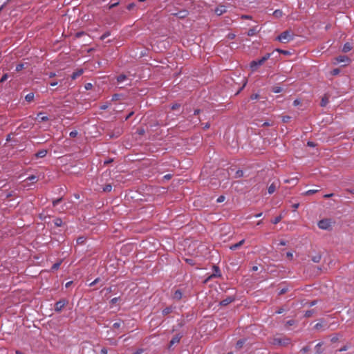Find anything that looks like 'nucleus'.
I'll use <instances>...</instances> for the list:
<instances>
[{
  "mask_svg": "<svg viewBox=\"0 0 354 354\" xmlns=\"http://www.w3.org/2000/svg\"><path fill=\"white\" fill-rule=\"evenodd\" d=\"M25 99L27 102H30L31 101L33 100L34 99V93H28L26 97H25Z\"/></svg>",
  "mask_w": 354,
  "mask_h": 354,
  "instance_id": "21",
  "label": "nucleus"
},
{
  "mask_svg": "<svg viewBox=\"0 0 354 354\" xmlns=\"http://www.w3.org/2000/svg\"><path fill=\"white\" fill-rule=\"evenodd\" d=\"M37 119L39 122H45L48 120V118L47 116L43 115L42 113H39L37 114Z\"/></svg>",
  "mask_w": 354,
  "mask_h": 354,
  "instance_id": "18",
  "label": "nucleus"
},
{
  "mask_svg": "<svg viewBox=\"0 0 354 354\" xmlns=\"http://www.w3.org/2000/svg\"><path fill=\"white\" fill-rule=\"evenodd\" d=\"M8 75L7 73L4 74L0 80V82H4L8 79Z\"/></svg>",
  "mask_w": 354,
  "mask_h": 354,
  "instance_id": "42",
  "label": "nucleus"
},
{
  "mask_svg": "<svg viewBox=\"0 0 354 354\" xmlns=\"http://www.w3.org/2000/svg\"><path fill=\"white\" fill-rule=\"evenodd\" d=\"M340 71L339 68H335L331 71V75H337L339 73Z\"/></svg>",
  "mask_w": 354,
  "mask_h": 354,
  "instance_id": "41",
  "label": "nucleus"
},
{
  "mask_svg": "<svg viewBox=\"0 0 354 354\" xmlns=\"http://www.w3.org/2000/svg\"><path fill=\"white\" fill-rule=\"evenodd\" d=\"M289 119H290V117H289V116H284V117L283 118V121L284 122H287L289 120Z\"/></svg>",
  "mask_w": 354,
  "mask_h": 354,
  "instance_id": "63",
  "label": "nucleus"
},
{
  "mask_svg": "<svg viewBox=\"0 0 354 354\" xmlns=\"http://www.w3.org/2000/svg\"><path fill=\"white\" fill-rule=\"evenodd\" d=\"M235 176L236 178H241L243 176V171L241 169H239L236 171Z\"/></svg>",
  "mask_w": 354,
  "mask_h": 354,
  "instance_id": "31",
  "label": "nucleus"
},
{
  "mask_svg": "<svg viewBox=\"0 0 354 354\" xmlns=\"http://www.w3.org/2000/svg\"><path fill=\"white\" fill-rule=\"evenodd\" d=\"M281 219H282L281 216H277L272 221V223L273 224H277L278 223H279L281 221Z\"/></svg>",
  "mask_w": 354,
  "mask_h": 354,
  "instance_id": "29",
  "label": "nucleus"
},
{
  "mask_svg": "<svg viewBox=\"0 0 354 354\" xmlns=\"http://www.w3.org/2000/svg\"><path fill=\"white\" fill-rule=\"evenodd\" d=\"M226 12V7L225 6H219L215 9V13L220 16Z\"/></svg>",
  "mask_w": 354,
  "mask_h": 354,
  "instance_id": "8",
  "label": "nucleus"
},
{
  "mask_svg": "<svg viewBox=\"0 0 354 354\" xmlns=\"http://www.w3.org/2000/svg\"><path fill=\"white\" fill-rule=\"evenodd\" d=\"M182 297H183V293H182L181 290H176L173 295V299L176 301H179Z\"/></svg>",
  "mask_w": 354,
  "mask_h": 354,
  "instance_id": "11",
  "label": "nucleus"
},
{
  "mask_svg": "<svg viewBox=\"0 0 354 354\" xmlns=\"http://www.w3.org/2000/svg\"><path fill=\"white\" fill-rule=\"evenodd\" d=\"M234 300V298L233 297H228L226 299L222 300L220 302V305L221 306H227L229 304L232 303Z\"/></svg>",
  "mask_w": 354,
  "mask_h": 354,
  "instance_id": "10",
  "label": "nucleus"
},
{
  "mask_svg": "<svg viewBox=\"0 0 354 354\" xmlns=\"http://www.w3.org/2000/svg\"><path fill=\"white\" fill-rule=\"evenodd\" d=\"M24 68V64H17V66H16V71H21Z\"/></svg>",
  "mask_w": 354,
  "mask_h": 354,
  "instance_id": "36",
  "label": "nucleus"
},
{
  "mask_svg": "<svg viewBox=\"0 0 354 354\" xmlns=\"http://www.w3.org/2000/svg\"><path fill=\"white\" fill-rule=\"evenodd\" d=\"M48 75L49 78H53L56 76V73L54 72H50Z\"/></svg>",
  "mask_w": 354,
  "mask_h": 354,
  "instance_id": "57",
  "label": "nucleus"
},
{
  "mask_svg": "<svg viewBox=\"0 0 354 354\" xmlns=\"http://www.w3.org/2000/svg\"><path fill=\"white\" fill-rule=\"evenodd\" d=\"M46 154H47V151L46 149H42V150L39 151L35 154V156L37 158H44L46 156Z\"/></svg>",
  "mask_w": 354,
  "mask_h": 354,
  "instance_id": "14",
  "label": "nucleus"
},
{
  "mask_svg": "<svg viewBox=\"0 0 354 354\" xmlns=\"http://www.w3.org/2000/svg\"><path fill=\"white\" fill-rule=\"evenodd\" d=\"M84 241H85V238L83 237V236H80V237L77 239V244H82V243H84Z\"/></svg>",
  "mask_w": 354,
  "mask_h": 354,
  "instance_id": "35",
  "label": "nucleus"
},
{
  "mask_svg": "<svg viewBox=\"0 0 354 354\" xmlns=\"http://www.w3.org/2000/svg\"><path fill=\"white\" fill-rule=\"evenodd\" d=\"M273 15L276 17H280L281 15H282V11H281L280 10H276Z\"/></svg>",
  "mask_w": 354,
  "mask_h": 354,
  "instance_id": "34",
  "label": "nucleus"
},
{
  "mask_svg": "<svg viewBox=\"0 0 354 354\" xmlns=\"http://www.w3.org/2000/svg\"><path fill=\"white\" fill-rule=\"evenodd\" d=\"M270 55L269 53H267L266 55H265L263 57H262L261 59H257V60H253L251 63H250V68L251 69L254 71H256L259 66H261L262 64H263V63L269 59Z\"/></svg>",
  "mask_w": 354,
  "mask_h": 354,
  "instance_id": "3",
  "label": "nucleus"
},
{
  "mask_svg": "<svg viewBox=\"0 0 354 354\" xmlns=\"http://www.w3.org/2000/svg\"><path fill=\"white\" fill-rule=\"evenodd\" d=\"M214 269L215 270V273H214L211 277H220L221 276V272H220V270L218 268V267L217 266H214Z\"/></svg>",
  "mask_w": 354,
  "mask_h": 354,
  "instance_id": "22",
  "label": "nucleus"
},
{
  "mask_svg": "<svg viewBox=\"0 0 354 354\" xmlns=\"http://www.w3.org/2000/svg\"><path fill=\"white\" fill-rule=\"evenodd\" d=\"M143 349L142 348H139L138 350H136V351H134L132 354H142L143 353Z\"/></svg>",
  "mask_w": 354,
  "mask_h": 354,
  "instance_id": "48",
  "label": "nucleus"
},
{
  "mask_svg": "<svg viewBox=\"0 0 354 354\" xmlns=\"http://www.w3.org/2000/svg\"><path fill=\"white\" fill-rule=\"evenodd\" d=\"M100 279L99 278H97L95 279L93 281H92L90 284H89V286H93L94 285H95L98 281H99Z\"/></svg>",
  "mask_w": 354,
  "mask_h": 354,
  "instance_id": "49",
  "label": "nucleus"
},
{
  "mask_svg": "<svg viewBox=\"0 0 354 354\" xmlns=\"http://www.w3.org/2000/svg\"><path fill=\"white\" fill-rule=\"evenodd\" d=\"M181 337H182V336L180 334H178L176 335H175L174 337H173L170 341L169 347H171L175 344L178 343L180 342Z\"/></svg>",
  "mask_w": 354,
  "mask_h": 354,
  "instance_id": "7",
  "label": "nucleus"
},
{
  "mask_svg": "<svg viewBox=\"0 0 354 354\" xmlns=\"http://www.w3.org/2000/svg\"><path fill=\"white\" fill-rule=\"evenodd\" d=\"M323 324L322 322H319V323H317L315 325V328L317 329V330H319V328H321L322 327Z\"/></svg>",
  "mask_w": 354,
  "mask_h": 354,
  "instance_id": "46",
  "label": "nucleus"
},
{
  "mask_svg": "<svg viewBox=\"0 0 354 354\" xmlns=\"http://www.w3.org/2000/svg\"><path fill=\"white\" fill-rule=\"evenodd\" d=\"M352 49V46L351 45L349 44V43H346L344 44L343 48H342V51L344 53H348Z\"/></svg>",
  "mask_w": 354,
  "mask_h": 354,
  "instance_id": "16",
  "label": "nucleus"
},
{
  "mask_svg": "<svg viewBox=\"0 0 354 354\" xmlns=\"http://www.w3.org/2000/svg\"><path fill=\"white\" fill-rule=\"evenodd\" d=\"M331 226V223L328 219H323L319 221L318 227L322 230H328Z\"/></svg>",
  "mask_w": 354,
  "mask_h": 354,
  "instance_id": "5",
  "label": "nucleus"
},
{
  "mask_svg": "<svg viewBox=\"0 0 354 354\" xmlns=\"http://www.w3.org/2000/svg\"><path fill=\"white\" fill-rule=\"evenodd\" d=\"M299 206V203H295L292 205V208L294 209V210L297 209Z\"/></svg>",
  "mask_w": 354,
  "mask_h": 354,
  "instance_id": "62",
  "label": "nucleus"
},
{
  "mask_svg": "<svg viewBox=\"0 0 354 354\" xmlns=\"http://www.w3.org/2000/svg\"><path fill=\"white\" fill-rule=\"evenodd\" d=\"M283 88L280 86H275L272 88V91L274 93H279L282 91Z\"/></svg>",
  "mask_w": 354,
  "mask_h": 354,
  "instance_id": "28",
  "label": "nucleus"
},
{
  "mask_svg": "<svg viewBox=\"0 0 354 354\" xmlns=\"http://www.w3.org/2000/svg\"><path fill=\"white\" fill-rule=\"evenodd\" d=\"M323 343L319 342L315 346V354H322V351L321 350V346H322Z\"/></svg>",
  "mask_w": 354,
  "mask_h": 354,
  "instance_id": "20",
  "label": "nucleus"
},
{
  "mask_svg": "<svg viewBox=\"0 0 354 354\" xmlns=\"http://www.w3.org/2000/svg\"><path fill=\"white\" fill-rule=\"evenodd\" d=\"M278 186L279 185H278L277 183L273 182L268 188V194H273L275 192V190Z\"/></svg>",
  "mask_w": 354,
  "mask_h": 354,
  "instance_id": "9",
  "label": "nucleus"
},
{
  "mask_svg": "<svg viewBox=\"0 0 354 354\" xmlns=\"http://www.w3.org/2000/svg\"><path fill=\"white\" fill-rule=\"evenodd\" d=\"M227 37L229 39H233L235 37V35L232 33H229Z\"/></svg>",
  "mask_w": 354,
  "mask_h": 354,
  "instance_id": "58",
  "label": "nucleus"
},
{
  "mask_svg": "<svg viewBox=\"0 0 354 354\" xmlns=\"http://www.w3.org/2000/svg\"><path fill=\"white\" fill-rule=\"evenodd\" d=\"M245 242V240L244 239H242L241 241H240L239 243H235L234 245H232L230 248V250H236L237 248H239L240 246H241L243 243Z\"/></svg>",
  "mask_w": 354,
  "mask_h": 354,
  "instance_id": "13",
  "label": "nucleus"
},
{
  "mask_svg": "<svg viewBox=\"0 0 354 354\" xmlns=\"http://www.w3.org/2000/svg\"><path fill=\"white\" fill-rule=\"evenodd\" d=\"M314 313V311L313 310H307L306 313H305V317H310V316H312V315Z\"/></svg>",
  "mask_w": 354,
  "mask_h": 354,
  "instance_id": "39",
  "label": "nucleus"
},
{
  "mask_svg": "<svg viewBox=\"0 0 354 354\" xmlns=\"http://www.w3.org/2000/svg\"><path fill=\"white\" fill-rule=\"evenodd\" d=\"M321 260V256L320 255H317V256H315L312 258V261L315 263H318L319 262V261Z\"/></svg>",
  "mask_w": 354,
  "mask_h": 354,
  "instance_id": "33",
  "label": "nucleus"
},
{
  "mask_svg": "<svg viewBox=\"0 0 354 354\" xmlns=\"http://www.w3.org/2000/svg\"><path fill=\"white\" fill-rule=\"evenodd\" d=\"M78 133L76 130L72 131L70 132L69 136L71 138H75L77 136Z\"/></svg>",
  "mask_w": 354,
  "mask_h": 354,
  "instance_id": "38",
  "label": "nucleus"
},
{
  "mask_svg": "<svg viewBox=\"0 0 354 354\" xmlns=\"http://www.w3.org/2000/svg\"><path fill=\"white\" fill-rule=\"evenodd\" d=\"M62 198H57V199H56V200H54V201H53V205L54 207L57 206V205L61 202V201H62Z\"/></svg>",
  "mask_w": 354,
  "mask_h": 354,
  "instance_id": "37",
  "label": "nucleus"
},
{
  "mask_svg": "<svg viewBox=\"0 0 354 354\" xmlns=\"http://www.w3.org/2000/svg\"><path fill=\"white\" fill-rule=\"evenodd\" d=\"M300 104V101L298 99H296L293 102V105L297 106Z\"/></svg>",
  "mask_w": 354,
  "mask_h": 354,
  "instance_id": "56",
  "label": "nucleus"
},
{
  "mask_svg": "<svg viewBox=\"0 0 354 354\" xmlns=\"http://www.w3.org/2000/svg\"><path fill=\"white\" fill-rule=\"evenodd\" d=\"M107 353H108V351L106 348H103L101 349L100 354H107Z\"/></svg>",
  "mask_w": 354,
  "mask_h": 354,
  "instance_id": "53",
  "label": "nucleus"
},
{
  "mask_svg": "<svg viewBox=\"0 0 354 354\" xmlns=\"http://www.w3.org/2000/svg\"><path fill=\"white\" fill-rule=\"evenodd\" d=\"M37 179V177L34 175L30 176L26 178L27 180H30V181H34V180H36Z\"/></svg>",
  "mask_w": 354,
  "mask_h": 354,
  "instance_id": "40",
  "label": "nucleus"
},
{
  "mask_svg": "<svg viewBox=\"0 0 354 354\" xmlns=\"http://www.w3.org/2000/svg\"><path fill=\"white\" fill-rule=\"evenodd\" d=\"M244 343H245V339H240L236 342V347L237 348H241L243 346V345L244 344Z\"/></svg>",
  "mask_w": 354,
  "mask_h": 354,
  "instance_id": "26",
  "label": "nucleus"
},
{
  "mask_svg": "<svg viewBox=\"0 0 354 354\" xmlns=\"http://www.w3.org/2000/svg\"><path fill=\"white\" fill-rule=\"evenodd\" d=\"M60 265H61V262H57V263H54L51 268V270H57L59 268Z\"/></svg>",
  "mask_w": 354,
  "mask_h": 354,
  "instance_id": "32",
  "label": "nucleus"
},
{
  "mask_svg": "<svg viewBox=\"0 0 354 354\" xmlns=\"http://www.w3.org/2000/svg\"><path fill=\"white\" fill-rule=\"evenodd\" d=\"M134 6H135V4L133 3H129L127 6V9L128 10H131Z\"/></svg>",
  "mask_w": 354,
  "mask_h": 354,
  "instance_id": "60",
  "label": "nucleus"
},
{
  "mask_svg": "<svg viewBox=\"0 0 354 354\" xmlns=\"http://www.w3.org/2000/svg\"><path fill=\"white\" fill-rule=\"evenodd\" d=\"M119 299H120V297H114V298L111 299V303L113 304H115L116 302L118 301Z\"/></svg>",
  "mask_w": 354,
  "mask_h": 354,
  "instance_id": "50",
  "label": "nucleus"
},
{
  "mask_svg": "<svg viewBox=\"0 0 354 354\" xmlns=\"http://www.w3.org/2000/svg\"><path fill=\"white\" fill-rule=\"evenodd\" d=\"M294 38V35L290 30H286L281 33L277 37V40L282 43H287Z\"/></svg>",
  "mask_w": 354,
  "mask_h": 354,
  "instance_id": "2",
  "label": "nucleus"
},
{
  "mask_svg": "<svg viewBox=\"0 0 354 354\" xmlns=\"http://www.w3.org/2000/svg\"><path fill=\"white\" fill-rule=\"evenodd\" d=\"M259 31L258 30V27H255V28H250L248 31V36H253L256 34V32H257Z\"/></svg>",
  "mask_w": 354,
  "mask_h": 354,
  "instance_id": "19",
  "label": "nucleus"
},
{
  "mask_svg": "<svg viewBox=\"0 0 354 354\" xmlns=\"http://www.w3.org/2000/svg\"><path fill=\"white\" fill-rule=\"evenodd\" d=\"M224 198H224V196H219V197L217 198V202H218V203H221V202H223V201H224Z\"/></svg>",
  "mask_w": 354,
  "mask_h": 354,
  "instance_id": "59",
  "label": "nucleus"
},
{
  "mask_svg": "<svg viewBox=\"0 0 354 354\" xmlns=\"http://www.w3.org/2000/svg\"><path fill=\"white\" fill-rule=\"evenodd\" d=\"M350 62V59L346 55H339L335 58V64L339 63H348Z\"/></svg>",
  "mask_w": 354,
  "mask_h": 354,
  "instance_id": "6",
  "label": "nucleus"
},
{
  "mask_svg": "<svg viewBox=\"0 0 354 354\" xmlns=\"http://www.w3.org/2000/svg\"><path fill=\"white\" fill-rule=\"evenodd\" d=\"M269 342L273 346H285L288 345L291 340L288 337H274L270 339Z\"/></svg>",
  "mask_w": 354,
  "mask_h": 354,
  "instance_id": "1",
  "label": "nucleus"
},
{
  "mask_svg": "<svg viewBox=\"0 0 354 354\" xmlns=\"http://www.w3.org/2000/svg\"><path fill=\"white\" fill-rule=\"evenodd\" d=\"M286 257H288L289 259H292V257H293V254L292 252H288L286 253Z\"/></svg>",
  "mask_w": 354,
  "mask_h": 354,
  "instance_id": "52",
  "label": "nucleus"
},
{
  "mask_svg": "<svg viewBox=\"0 0 354 354\" xmlns=\"http://www.w3.org/2000/svg\"><path fill=\"white\" fill-rule=\"evenodd\" d=\"M258 97H259V94H257V93H254V94H252V95L250 96V98H251L252 100H257V99H258Z\"/></svg>",
  "mask_w": 354,
  "mask_h": 354,
  "instance_id": "51",
  "label": "nucleus"
},
{
  "mask_svg": "<svg viewBox=\"0 0 354 354\" xmlns=\"http://www.w3.org/2000/svg\"><path fill=\"white\" fill-rule=\"evenodd\" d=\"M174 15L178 17V18H184L187 15V10H181L178 13H174Z\"/></svg>",
  "mask_w": 354,
  "mask_h": 354,
  "instance_id": "15",
  "label": "nucleus"
},
{
  "mask_svg": "<svg viewBox=\"0 0 354 354\" xmlns=\"http://www.w3.org/2000/svg\"><path fill=\"white\" fill-rule=\"evenodd\" d=\"M279 245H286V241H285L283 240H281V241H280Z\"/></svg>",
  "mask_w": 354,
  "mask_h": 354,
  "instance_id": "64",
  "label": "nucleus"
},
{
  "mask_svg": "<svg viewBox=\"0 0 354 354\" xmlns=\"http://www.w3.org/2000/svg\"><path fill=\"white\" fill-rule=\"evenodd\" d=\"M246 83H247V81L245 79H243V84L242 87L239 89L238 93H239L245 87V86L246 85Z\"/></svg>",
  "mask_w": 354,
  "mask_h": 354,
  "instance_id": "61",
  "label": "nucleus"
},
{
  "mask_svg": "<svg viewBox=\"0 0 354 354\" xmlns=\"http://www.w3.org/2000/svg\"><path fill=\"white\" fill-rule=\"evenodd\" d=\"M287 292V288H282L281 290H280V291L279 292V295H283L284 293H286Z\"/></svg>",
  "mask_w": 354,
  "mask_h": 354,
  "instance_id": "55",
  "label": "nucleus"
},
{
  "mask_svg": "<svg viewBox=\"0 0 354 354\" xmlns=\"http://www.w3.org/2000/svg\"><path fill=\"white\" fill-rule=\"evenodd\" d=\"M112 189V185L111 184L106 185L104 188L103 191L106 192H111Z\"/></svg>",
  "mask_w": 354,
  "mask_h": 354,
  "instance_id": "27",
  "label": "nucleus"
},
{
  "mask_svg": "<svg viewBox=\"0 0 354 354\" xmlns=\"http://www.w3.org/2000/svg\"><path fill=\"white\" fill-rule=\"evenodd\" d=\"M110 35V33L109 32H106L105 33H104L101 37H100V39L102 40L104 39L105 38H106L107 37H109Z\"/></svg>",
  "mask_w": 354,
  "mask_h": 354,
  "instance_id": "45",
  "label": "nucleus"
},
{
  "mask_svg": "<svg viewBox=\"0 0 354 354\" xmlns=\"http://www.w3.org/2000/svg\"><path fill=\"white\" fill-rule=\"evenodd\" d=\"M54 224L57 227H60L62 225V220L60 218H57L54 220Z\"/></svg>",
  "mask_w": 354,
  "mask_h": 354,
  "instance_id": "23",
  "label": "nucleus"
},
{
  "mask_svg": "<svg viewBox=\"0 0 354 354\" xmlns=\"http://www.w3.org/2000/svg\"><path fill=\"white\" fill-rule=\"evenodd\" d=\"M84 87L86 90H90L93 88V84L91 83H86Z\"/></svg>",
  "mask_w": 354,
  "mask_h": 354,
  "instance_id": "44",
  "label": "nucleus"
},
{
  "mask_svg": "<svg viewBox=\"0 0 354 354\" xmlns=\"http://www.w3.org/2000/svg\"><path fill=\"white\" fill-rule=\"evenodd\" d=\"M84 73V70L83 69H79L77 70V71L74 72L72 75H71V78L73 80H75L77 77H78L79 76H80L81 75H82Z\"/></svg>",
  "mask_w": 354,
  "mask_h": 354,
  "instance_id": "12",
  "label": "nucleus"
},
{
  "mask_svg": "<svg viewBox=\"0 0 354 354\" xmlns=\"http://www.w3.org/2000/svg\"><path fill=\"white\" fill-rule=\"evenodd\" d=\"M67 304L68 301L66 299H61L57 301L55 306V310L57 313L61 312Z\"/></svg>",
  "mask_w": 354,
  "mask_h": 354,
  "instance_id": "4",
  "label": "nucleus"
},
{
  "mask_svg": "<svg viewBox=\"0 0 354 354\" xmlns=\"http://www.w3.org/2000/svg\"><path fill=\"white\" fill-rule=\"evenodd\" d=\"M171 311H172L171 307H167L162 310V313L163 315H167V314L170 313Z\"/></svg>",
  "mask_w": 354,
  "mask_h": 354,
  "instance_id": "25",
  "label": "nucleus"
},
{
  "mask_svg": "<svg viewBox=\"0 0 354 354\" xmlns=\"http://www.w3.org/2000/svg\"><path fill=\"white\" fill-rule=\"evenodd\" d=\"M328 103V98L326 96H324V97H322V102H321V106H326Z\"/></svg>",
  "mask_w": 354,
  "mask_h": 354,
  "instance_id": "24",
  "label": "nucleus"
},
{
  "mask_svg": "<svg viewBox=\"0 0 354 354\" xmlns=\"http://www.w3.org/2000/svg\"><path fill=\"white\" fill-rule=\"evenodd\" d=\"M121 326V322H115L113 324V327L114 328H120Z\"/></svg>",
  "mask_w": 354,
  "mask_h": 354,
  "instance_id": "43",
  "label": "nucleus"
},
{
  "mask_svg": "<svg viewBox=\"0 0 354 354\" xmlns=\"http://www.w3.org/2000/svg\"><path fill=\"white\" fill-rule=\"evenodd\" d=\"M309 350H310L309 346H305L301 349V352L305 353L308 352Z\"/></svg>",
  "mask_w": 354,
  "mask_h": 354,
  "instance_id": "47",
  "label": "nucleus"
},
{
  "mask_svg": "<svg viewBox=\"0 0 354 354\" xmlns=\"http://www.w3.org/2000/svg\"><path fill=\"white\" fill-rule=\"evenodd\" d=\"M317 192H318L317 189H309V190L305 192L304 195H311V194H315V193H316Z\"/></svg>",
  "mask_w": 354,
  "mask_h": 354,
  "instance_id": "30",
  "label": "nucleus"
},
{
  "mask_svg": "<svg viewBox=\"0 0 354 354\" xmlns=\"http://www.w3.org/2000/svg\"><path fill=\"white\" fill-rule=\"evenodd\" d=\"M179 107H180V104H173V105L171 106V109H172V110H175V109H176L179 108Z\"/></svg>",
  "mask_w": 354,
  "mask_h": 354,
  "instance_id": "54",
  "label": "nucleus"
},
{
  "mask_svg": "<svg viewBox=\"0 0 354 354\" xmlns=\"http://www.w3.org/2000/svg\"><path fill=\"white\" fill-rule=\"evenodd\" d=\"M127 79V75L122 74L117 77V82L119 84L124 82Z\"/></svg>",
  "mask_w": 354,
  "mask_h": 354,
  "instance_id": "17",
  "label": "nucleus"
}]
</instances>
